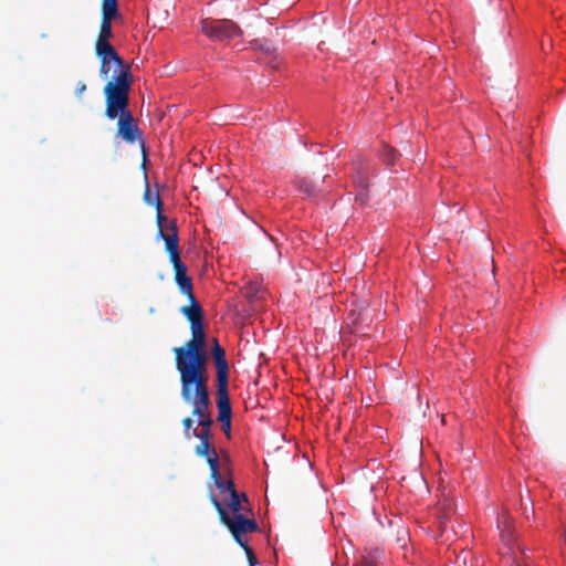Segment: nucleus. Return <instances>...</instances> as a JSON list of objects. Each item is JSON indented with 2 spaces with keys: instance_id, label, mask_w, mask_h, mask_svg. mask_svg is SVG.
<instances>
[{
  "instance_id": "nucleus-1",
  "label": "nucleus",
  "mask_w": 566,
  "mask_h": 566,
  "mask_svg": "<svg viewBox=\"0 0 566 566\" xmlns=\"http://www.w3.org/2000/svg\"><path fill=\"white\" fill-rule=\"evenodd\" d=\"M104 95L106 117L109 119L118 118L117 135L128 144L139 140L144 147L140 129L128 109L129 83L127 73H123L116 82H107L104 86Z\"/></svg>"
},
{
  "instance_id": "nucleus-2",
  "label": "nucleus",
  "mask_w": 566,
  "mask_h": 566,
  "mask_svg": "<svg viewBox=\"0 0 566 566\" xmlns=\"http://www.w3.org/2000/svg\"><path fill=\"white\" fill-rule=\"evenodd\" d=\"M191 338L180 347H175L176 369L180 378L209 377L206 334L203 325L190 327Z\"/></svg>"
},
{
  "instance_id": "nucleus-3",
  "label": "nucleus",
  "mask_w": 566,
  "mask_h": 566,
  "mask_svg": "<svg viewBox=\"0 0 566 566\" xmlns=\"http://www.w3.org/2000/svg\"><path fill=\"white\" fill-rule=\"evenodd\" d=\"M209 377L180 378V395L182 400L192 406L191 415L198 418V426L211 427L213 419L209 412L211 406L208 389Z\"/></svg>"
},
{
  "instance_id": "nucleus-4",
  "label": "nucleus",
  "mask_w": 566,
  "mask_h": 566,
  "mask_svg": "<svg viewBox=\"0 0 566 566\" xmlns=\"http://www.w3.org/2000/svg\"><path fill=\"white\" fill-rule=\"evenodd\" d=\"M497 526L501 530V538L507 547V553L504 556L505 564L509 566H532L527 560L525 549L515 544V537L513 534V520L506 513H504L497 520Z\"/></svg>"
},
{
  "instance_id": "nucleus-5",
  "label": "nucleus",
  "mask_w": 566,
  "mask_h": 566,
  "mask_svg": "<svg viewBox=\"0 0 566 566\" xmlns=\"http://www.w3.org/2000/svg\"><path fill=\"white\" fill-rule=\"evenodd\" d=\"M210 500L218 512L221 523H223L229 528L234 541L240 546H243L245 542L242 539V535L258 531L256 522L254 520L245 518L242 514H237L231 517L216 496L211 495Z\"/></svg>"
},
{
  "instance_id": "nucleus-6",
  "label": "nucleus",
  "mask_w": 566,
  "mask_h": 566,
  "mask_svg": "<svg viewBox=\"0 0 566 566\" xmlns=\"http://www.w3.org/2000/svg\"><path fill=\"white\" fill-rule=\"evenodd\" d=\"M166 251L169 254V259L175 271V282L179 291L186 296L193 295L192 280L187 274V266L181 262L179 253V238L176 237L175 231L166 239Z\"/></svg>"
},
{
  "instance_id": "nucleus-7",
  "label": "nucleus",
  "mask_w": 566,
  "mask_h": 566,
  "mask_svg": "<svg viewBox=\"0 0 566 566\" xmlns=\"http://www.w3.org/2000/svg\"><path fill=\"white\" fill-rule=\"evenodd\" d=\"M201 32L210 40L226 42L242 35L240 27L229 19L206 18L200 21Z\"/></svg>"
},
{
  "instance_id": "nucleus-8",
  "label": "nucleus",
  "mask_w": 566,
  "mask_h": 566,
  "mask_svg": "<svg viewBox=\"0 0 566 566\" xmlns=\"http://www.w3.org/2000/svg\"><path fill=\"white\" fill-rule=\"evenodd\" d=\"M118 0H102V21L95 42V50L115 49L109 39L113 36L112 21L119 18Z\"/></svg>"
},
{
  "instance_id": "nucleus-9",
  "label": "nucleus",
  "mask_w": 566,
  "mask_h": 566,
  "mask_svg": "<svg viewBox=\"0 0 566 566\" xmlns=\"http://www.w3.org/2000/svg\"><path fill=\"white\" fill-rule=\"evenodd\" d=\"M373 314L366 301H355L346 317V329L349 333L365 336L370 328Z\"/></svg>"
},
{
  "instance_id": "nucleus-10",
  "label": "nucleus",
  "mask_w": 566,
  "mask_h": 566,
  "mask_svg": "<svg viewBox=\"0 0 566 566\" xmlns=\"http://www.w3.org/2000/svg\"><path fill=\"white\" fill-rule=\"evenodd\" d=\"M95 53L96 56L101 60L99 72L103 77H108V74L112 70V64H115L117 69L114 71V75L109 82H116L123 73H127L129 88L132 87L133 75L130 65L118 55L115 49L95 50Z\"/></svg>"
},
{
  "instance_id": "nucleus-11",
  "label": "nucleus",
  "mask_w": 566,
  "mask_h": 566,
  "mask_svg": "<svg viewBox=\"0 0 566 566\" xmlns=\"http://www.w3.org/2000/svg\"><path fill=\"white\" fill-rule=\"evenodd\" d=\"M211 355L217 369V391L228 390L229 365L226 358V352L218 342H216V346L211 347Z\"/></svg>"
},
{
  "instance_id": "nucleus-12",
  "label": "nucleus",
  "mask_w": 566,
  "mask_h": 566,
  "mask_svg": "<svg viewBox=\"0 0 566 566\" xmlns=\"http://www.w3.org/2000/svg\"><path fill=\"white\" fill-rule=\"evenodd\" d=\"M216 403L218 408V420L221 422L224 433L230 437L232 408L228 390L217 391Z\"/></svg>"
},
{
  "instance_id": "nucleus-13",
  "label": "nucleus",
  "mask_w": 566,
  "mask_h": 566,
  "mask_svg": "<svg viewBox=\"0 0 566 566\" xmlns=\"http://www.w3.org/2000/svg\"><path fill=\"white\" fill-rule=\"evenodd\" d=\"M454 513L455 507L451 499L444 497L438 502L436 507V518L439 533L436 535V537L441 536L444 533L447 524Z\"/></svg>"
},
{
  "instance_id": "nucleus-14",
  "label": "nucleus",
  "mask_w": 566,
  "mask_h": 566,
  "mask_svg": "<svg viewBox=\"0 0 566 566\" xmlns=\"http://www.w3.org/2000/svg\"><path fill=\"white\" fill-rule=\"evenodd\" d=\"M154 200L156 201V211H157L156 222H157V227H158V237L161 238L166 242V239L168 237H170V234L174 233V230L176 232V237H178V228H177L176 221H171V222H169L168 226H165V223L167 222V218L163 213V209H164L163 200L160 199L159 196H155Z\"/></svg>"
},
{
  "instance_id": "nucleus-15",
  "label": "nucleus",
  "mask_w": 566,
  "mask_h": 566,
  "mask_svg": "<svg viewBox=\"0 0 566 566\" xmlns=\"http://www.w3.org/2000/svg\"><path fill=\"white\" fill-rule=\"evenodd\" d=\"M189 305L182 306L180 312L190 323V327H197L203 325V310L197 302L195 294L187 296Z\"/></svg>"
},
{
  "instance_id": "nucleus-16",
  "label": "nucleus",
  "mask_w": 566,
  "mask_h": 566,
  "mask_svg": "<svg viewBox=\"0 0 566 566\" xmlns=\"http://www.w3.org/2000/svg\"><path fill=\"white\" fill-rule=\"evenodd\" d=\"M253 45L256 50L261 51V56L259 57L261 62L265 63L272 69H277L281 65L282 60L279 53L270 44L255 41Z\"/></svg>"
},
{
  "instance_id": "nucleus-17",
  "label": "nucleus",
  "mask_w": 566,
  "mask_h": 566,
  "mask_svg": "<svg viewBox=\"0 0 566 566\" xmlns=\"http://www.w3.org/2000/svg\"><path fill=\"white\" fill-rule=\"evenodd\" d=\"M195 453L198 457L205 458L206 461L218 455L216 448L211 444L210 441H207L206 432L201 434V441L196 446Z\"/></svg>"
},
{
  "instance_id": "nucleus-18",
  "label": "nucleus",
  "mask_w": 566,
  "mask_h": 566,
  "mask_svg": "<svg viewBox=\"0 0 566 566\" xmlns=\"http://www.w3.org/2000/svg\"><path fill=\"white\" fill-rule=\"evenodd\" d=\"M214 485L220 490L221 493L229 492L230 494L235 490L234 483L232 480H223L221 474L218 475V479H211Z\"/></svg>"
},
{
  "instance_id": "nucleus-19",
  "label": "nucleus",
  "mask_w": 566,
  "mask_h": 566,
  "mask_svg": "<svg viewBox=\"0 0 566 566\" xmlns=\"http://www.w3.org/2000/svg\"><path fill=\"white\" fill-rule=\"evenodd\" d=\"M382 556L384 553L381 551L375 549L363 558L361 566H379V560L382 558Z\"/></svg>"
},
{
  "instance_id": "nucleus-20",
  "label": "nucleus",
  "mask_w": 566,
  "mask_h": 566,
  "mask_svg": "<svg viewBox=\"0 0 566 566\" xmlns=\"http://www.w3.org/2000/svg\"><path fill=\"white\" fill-rule=\"evenodd\" d=\"M228 505L231 509V511L233 512V516L237 514H241V511H243V507L240 502V495L237 491H233L230 494V502Z\"/></svg>"
},
{
  "instance_id": "nucleus-21",
  "label": "nucleus",
  "mask_w": 566,
  "mask_h": 566,
  "mask_svg": "<svg viewBox=\"0 0 566 566\" xmlns=\"http://www.w3.org/2000/svg\"><path fill=\"white\" fill-rule=\"evenodd\" d=\"M209 469H210V478L218 479V475H220V463H219V457H213L211 459H208L207 461Z\"/></svg>"
},
{
  "instance_id": "nucleus-22",
  "label": "nucleus",
  "mask_w": 566,
  "mask_h": 566,
  "mask_svg": "<svg viewBox=\"0 0 566 566\" xmlns=\"http://www.w3.org/2000/svg\"><path fill=\"white\" fill-rule=\"evenodd\" d=\"M397 158V151L394 148L385 147L382 153V159L387 165H394Z\"/></svg>"
},
{
  "instance_id": "nucleus-23",
  "label": "nucleus",
  "mask_w": 566,
  "mask_h": 566,
  "mask_svg": "<svg viewBox=\"0 0 566 566\" xmlns=\"http://www.w3.org/2000/svg\"><path fill=\"white\" fill-rule=\"evenodd\" d=\"M298 188L306 196H312L314 193V187H313L312 182L307 181L305 179L300 180Z\"/></svg>"
},
{
  "instance_id": "nucleus-24",
  "label": "nucleus",
  "mask_w": 566,
  "mask_h": 566,
  "mask_svg": "<svg viewBox=\"0 0 566 566\" xmlns=\"http://www.w3.org/2000/svg\"><path fill=\"white\" fill-rule=\"evenodd\" d=\"M155 196H159L158 192L153 193L149 186H146L145 192H144V200L149 206L156 207V201L154 200Z\"/></svg>"
},
{
  "instance_id": "nucleus-25",
  "label": "nucleus",
  "mask_w": 566,
  "mask_h": 566,
  "mask_svg": "<svg viewBox=\"0 0 566 566\" xmlns=\"http://www.w3.org/2000/svg\"><path fill=\"white\" fill-rule=\"evenodd\" d=\"M241 547L244 549V552L247 554L250 566H256L258 560H256V557H255L252 548L247 543L243 544V546H241Z\"/></svg>"
},
{
  "instance_id": "nucleus-26",
  "label": "nucleus",
  "mask_w": 566,
  "mask_h": 566,
  "mask_svg": "<svg viewBox=\"0 0 566 566\" xmlns=\"http://www.w3.org/2000/svg\"><path fill=\"white\" fill-rule=\"evenodd\" d=\"M211 427H201V430H198L197 428L193 429L192 436L198 438L201 441V434L203 432L207 433V441H210L212 433L210 431Z\"/></svg>"
},
{
  "instance_id": "nucleus-27",
  "label": "nucleus",
  "mask_w": 566,
  "mask_h": 566,
  "mask_svg": "<svg viewBox=\"0 0 566 566\" xmlns=\"http://www.w3.org/2000/svg\"><path fill=\"white\" fill-rule=\"evenodd\" d=\"M182 426H184V429H185V437L187 439H189L191 437L190 430H191V428L193 426V420L190 417H186L182 420Z\"/></svg>"
},
{
  "instance_id": "nucleus-28",
  "label": "nucleus",
  "mask_w": 566,
  "mask_h": 566,
  "mask_svg": "<svg viewBox=\"0 0 566 566\" xmlns=\"http://www.w3.org/2000/svg\"><path fill=\"white\" fill-rule=\"evenodd\" d=\"M354 181L359 188H361V191L368 187L367 181L361 176L355 177Z\"/></svg>"
},
{
  "instance_id": "nucleus-29",
  "label": "nucleus",
  "mask_w": 566,
  "mask_h": 566,
  "mask_svg": "<svg viewBox=\"0 0 566 566\" xmlns=\"http://www.w3.org/2000/svg\"><path fill=\"white\" fill-rule=\"evenodd\" d=\"M86 91V84L83 83V82H78L77 83V87H76V95L77 96H81L84 92Z\"/></svg>"
},
{
  "instance_id": "nucleus-30",
  "label": "nucleus",
  "mask_w": 566,
  "mask_h": 566,
  "mask_svg": "<svg viewBox=\"0 0 566 566\" xmlns=\"http://www.w3.org/2000/svg\"><path fill=\"white\" fill-rule=\"evenodd\" d=\"M469 555V553H462L461 555L457 556V563L460 565L461 563H463V565H465V560H467V556Z\"/></svg>"
},
{
  "instance_id": "nucleus-31",
  "label": "nucleus",
  "mask_w": 566,
  "mask_h": 566,
  "mask_svg": "<svg viewBox=\"0 0 566 566\" xmlns=\"http://www.w3.org/2000/svg\"><path fill=\"white\" fill-rule=\"evenodd\" d=\"M239 495H240V502H242V501L247 502L248 501V497H247V495L244 493H239Z\"/></svg>"
},
{
  "instance_id": "nucleus-32",
  "label": "nucleus",
  "mask_w": 566,
  "mask_h": 566,
  "mask_svg": "<svg viewBox=\"0 0 566 566\" xmlns=\"http://www.w3.org/2000/svg\"><path fill=\"white\" fill-rule=\"evenodd\" d=\"M356 199H357V200H361V201H364V200H365V196L363 195V192H359V193L356 196Z\"/></svg>"
},
{
  "instance_id": "nucleus-33",
  "label": "nucleus",
  "mask_w": 566,
  "mask_h": 566,
  "mask_svg": "<svg viewBox=\"0 0 566 566\" xmlns=\"http://www.w3.org/2000/svg\"><path fill=\"white\" fill-rule=\"evenodd\" d=\"M146 160H147V157H146V153L144 151V161H143V166H145Z\"/></svg>"
},
{
  "instance_id": "nucleus-34",
  "label": "nucleus",
  "mask_w": 566,
  "mask_h": 566,
  "mask_svg": "<svg viewBox=\"0 0 566 566\" xmlns=\"http://www.w3.org/2000/svg\"><path fill=\"white\" fill-rule=\"evenodd\" d=\"M216 342H218V339L213 338L212 346H216Z\"/></svg>"
}]
</instances>
